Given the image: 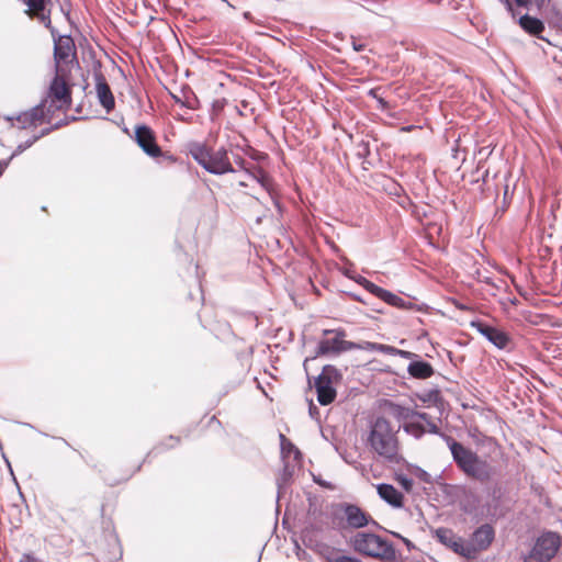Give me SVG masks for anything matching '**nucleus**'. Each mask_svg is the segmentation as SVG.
<instances>
[{
	"label": "nucleus",
	"mask_w": 562,
	"mask_h": 562,
	"mask_svg": "<svg viewBox=\"0 0 562 562\" xmlns=\"http://www.w3.org/2000/svg\"><path fill=\"white\" fill-rule=\"evenodd\" d=\"M363 280H367V279H366V278H363V277H359L356 281H357V283H359L360 285H362V286L364 288V282H363Z\"/></svg>",
	"instance_id": "37"
},
{
	"label": "nucleus",
	"mask_w": 562,
	"mask_h": 562,
	"mask_svg": "<svg viewBox=\"0 0 562 562\" xmlns=\"http://www.w3.org/2000/svg\"><path fill=\"white\" fill-rule=\"evenodd\" d=\"M364 282V289L373 294L374 296L379 297L382 300L383 295L385 294V289L374 284L373 282L369 281V280H363Z\"/></svg>",
	"instance_id": "26"
},
{
	"label": "nucleus",
	"mask_w": 562,
	"mask_h": 562,
	"mask_svg": "<svg viewBox=\"0 0 562 562\" xmlns=\"http://www.w3.org/2000/svg\"><path fill=\"white\" fill-rule=\"evenodd\" d=\"M397 356H401L402 358H406V359L417 358L416 353H413V352L406 351V350H401V349H400V352H397Z\"/></svg>",
	"instance_id": "33"
},
{
	"label": "nucleus",
	"mask_w": 562,
	"mask_h": 562,
	"mask_svg": "<svg viewBox=\"0 0 562 562\" xmlns=\"http://www.w3.org/2000/svg\"><path fill=\"white\" fill-rule=\"evenodd\" d=\"M335 562H361V561L358 559L349 558V557H339L335 560Z\"/></svg>",
	"instance_id": "35"
},
{
	"label": "nucleus",
	"mask_w": 562,
	"mask_h": 562,
	"mask_svg": "<svg viewBox=\"0 0 562 562\" xmlns=\"http://www.w3.org/2000/svg\"><path fill=\"white\" fill-rule=\"evenodd\" d=\"M378 352H381L384 355H390V356H397V352H400V349H397L393 346L379 344Z\"/></svg>",
	"instance_id": "29"
},
{
	"label": "nucleus",
	"mask_w": 562,
	"mask_h": 562,
	"mask_svg": "<svg viewBox=\"0 0 562 562\" xmlns=\"http://www.w3.org/2000/svg\"><path fill=\"white\" fill-rule=\"evenodd\" d=\"M71 55V45L69 41L55 45L54 57L57 61H66Z\"/></svg>",
	"instance_id": "23"
},
{
	"label": "nucleus",
	"mask_w": 562,
	"mask_h": 562,
	"mask_svg": "<svg viewBox=\"0 0 562 562\" xmlns=\"http://www.w3.org/2000/svg\"><path fill=\"white\" fill-rule=\"evenodd\" d=\"M518 7H527L530 0H514Z\"/></svg>",
	"instance_id": "36"
},
{
	"label": "nucleus",
	"mask_w": 562,
	"mask_h": 562,
	"mask_svg": "<svg viewBox=\"0 0 562 562\" xmlns=\"http://www.w3.org/2000/svg\"><path fill=\"white\" fill-rule=\"evenodd\" d=\"M415 426H417V424L415 422H412L409 423V425L407 426V429L409 428H414Z\"/></svg>",
	"instance_id": "38"
},
{
	"label": "nucleus",
	"mask_w": 562,
	"mask_h": 562,
	"mask_svg": "<svg viewBox=\"0 0 562 562\" xmlns=\"http://www.w3.org/2000/svg\"><path fill=\"white\" fill-rule=\"evenodd\" d=\"M339 376L337 369L333 366H325L322 373L315 380L317 401L321 405H328L336 398L334 380Z\"/></svg>",
	"instance_id": "8"
},
{
	"label": "nucleus",
	"mask_w": 562,
	"mask_h": 562,
	"mask_svg": "<svg viewBox=\"0 0 562 562\" xmlns=\"http://www.w3.org/2000/svg\"><path fill=\"white\" fill-rule=\"evenodd\" d=\"M280 446L283 458L293 454L294 459L297 460L301 457L300 450L283 435L280 434Z\"/></svg>",
	"instance_id": "22"
},
{
	"label": "nucleus",
	"mask_w": 562,
	"mask_h": 562,
	"mask_svg": "<svg viewBox=\"0 0 562 562\" xmlns=\"http://www.w3.org/2000/svg\"><path fill=\"white\" fill-rule=\"evenodd\" d=\"M518 23L524 31L531 35H539L544 30V24L541 20L528 14L520 16Z\"/></svg>",
	"instance_id": "19"
},
{
	"label": "nucleus",
	"mask_w": 562,
	"mask_h": 562,
	"mask_svg": "<svg viewBox=\"0 0 562 562\" xmlns=\"http://www.w3.org/2000/svg\"><path fill=\"white\" fill-rule=\"evenodd\" d=\"M336 515H341L350 528H362L369 524V516L357 505L341 503L336 506Z\"/></svg>",
	"instance_id": "11"
},
{
	"label": "nucleus",
	"mask_w": 562,
	"mask_h": 562,
	"mask_svg": "<svg viewBox=\"0 0 562 562\" xmlns=\"http://www.w3.org/2000/svg\"><path fill=\"white\" fill-rule=\"evenodd\" d=\"M239 186H240V187H246V186H247V183H246L245 181H240V182H239Z\"/></svg>",
	"instance_id": "39"
},
{
	"label": "nucleus",
	"mask_w": 562,
	"mask_h": 562,
	"mask_svg": "<svg viewBox=\"0 0 562 562\" xmlns=\"http://www.w3.org/2000/svg\"><path fill=\"white\" fill-rule=\"evenodd\" d=\"M47 115H53L56 111H67L71 105V93L66 81L56 76L49 86L46 98L40 104Z\"/></svg>",
	"instance_id": "5"
},
{
	"label": "nucleus",
	"mask_w": 562,
	"mask_h": 562,
	"mask_svg": "<svg viewBox=\"0 0 562 562\" xmlns=\"http://www.w3.org/2000/svg\"><path fill=\"white\" fill-rule=\"evenodd\" d=\"M471 326L498 349H508L512 345L510 337L496 327L486 325L480 321L472 322Z\"/></svg>",
	"instance_id": "12"
},
{
	"label": "nucleus",
	"mask_w": 562,
	"mask_h": 562,
	"mask_svg": "<svg viewBox=\"0 0 562 562\" xmlns=\"http://www.w3.org/2000/svg\"><path fill=\"white\" fill-rule=\"evenodd\" d=\"M20 562H42V561L36 559L35 557H33L32 554H24Z\"/></svg>",
	"instance_id": "34"
},
{
	"label": "nucleus",
	"mask_w": 562,
	"mask_h": 562,
	"mask_svg": "<svg viewBox=\"0 0 562 562\" xmlns=\"http://www.w3.org/2000/svg\"><path fill=\"white\" fill-rule=\"evenodd\" d=\"M189 153L210 173L224 175L235 171L229 161L228 153L224 147L212 150L203 144L193 143L190 145Z\"/></svg>",
	"instance_id": "3"
},
{
	"label": "nucleus",
	"mask_w": 562,
	"mask_h": 562,
	"mask_svg": "<svg viewBox=\"0 0 562 562\" xmlns=\"http://www.w3.org/2000/svg\"><path fill=\"white\" fill-rule=\"evenodd\" d=\"M236 162L243 168L245 169V171L249 175V177H251L254 180H256L258 183H260V186L267 190L268 192H270V181L269 179L267 178V176L265 175V172L259 169V168H256L254 171H250L249 169L245 168L244 167V160L241 158H238L236 160Z\"/></svg>",
	"instance_id": "20"
},
{
	"label": "nucleus",
	"mask_w": 562,
	"mask_h": 562,
	"mask_svg": "<svg viewBox=\"0 0 562 562\" xmlns=\"http://www.w3.org/2000/svg\"><path fill=\"white\" fill-rule=\"evenodd\" d=\"M407 372L415 379L425 380L432 376L435 370L430 363L422 360H415L408 364Z\"/></svg>",
	"instance_id": "18"
},
{
	"label": "nucleus",
	"mask_w": 562,
	"mask_h": 562,
	"mask_svg": "<svg viewBox=\"0 0 562 562\" xmlns=\"http://www.w3.org/2000/svg\"><path fill=\"white\" fill-rule=\"evenodd\" d=\"M495 532L491 525H482L471 536L468 546L473 547L474 555L476 552L487 549L494 540Z\"/></svg>",
	"instance_id": "15"
},
{
	"label": "nucleus",
	"mask_w": 562,
	"mask_h": 562,
	"mask_svg": "<svg viewBox=\"0 0 562 562\" xmlns=\"http://www.w3.org/2000/svg\"><path fill=\"white\" fill-rule=\"evenodd\" d=\"M367 441L379 457L389 462L400 461L396 430L384 417H378L371 423Z\"/></svg>",
	"instance_id": "2"
},
{
	"label": "nucleus",
	"mask_w": 562,
	"mask_h": 562,
	"mask_svg": "<svg viewBox=\"0 0 562 562\" xmlns=\"http://www.w3.org/2000/svg\"><path fill=\"white\" fill-rule=\"evenodd\" d=\"M324 334L334 336L319 340L316 351L317 356L339 355L348 350H353V347H356L355 342L344 339L346 335L344 330L326 329L324 330Z\"/></svg>",
	"instance_id": "9"
},
{
	"label": "nucleus",
	"mask_w": 562,
	"mask_h": 562,
	"mask_svg": "<svg viewBox=\"0 0 562 562\" xmlns=\"http://www.w3.org/2000/svg\"><path fill=\"white\" fill-rule=\"evenodd\" d=\"M379 496L389 505L395 508L403 506V494L393 485L381 483L376 485Z\"/></svg>",
	"instance_id": "17"
},
{
	"label": "nucleus",
	"mask_w": 562,
	"mask_h": 562,
	"mask_svg": "<svg viewBox=\"0 0 562 562\" xmlns=\"http://www.w3.org/2000/svg\"><path fill=\"white\" fill-rule=\"evenodd\" d=\"M492 502L486 505V508H480L477 506L479 504V497L473 494H467L465 497L461 501V509L469 515H473L475 517L477 516H490V517H496L502 514L499 509V503H501V487H494L492 491Z\"/></svg>",
	"instance_id": "7"
},
{
	"label": "nucleus",
	"mask_w": 562,
	"mask_h": 562,
	"mask_svg": "<svg viewBox=\"0 0 562 562\" xmlns=\"http://www.w3.org/2000/svg\"><path fill=\"white\" fill-rule=\"evenodd\" d=\"M135 140L137 145L150 157L157 158L161 155V149L157 145L153 131L146 125H139L135 131Z\"/></svg>",
	"instance_id": "14"
},
{
	"label": "nucleus",
	"mask_w": 562,
	"mask_h": 562,
	"mask_svg": "<svg viewBox=\"0 0 562 562\" xmlns=\"http://www.w3.org/2000/svg\"><path fill=\"white\" fill-rule=\"evenodd\" d=\"M94 79H95V91H97V97H98L99 103L109 113L115 106L113 93L102 74H95Z\"/></svg>",
	"instance_id": "16"
},
{
	"label": "nucleus",
	"mask_w": 562,
	"mask_h": 562,
	"mask_svg": "<svg viewBox=\"0 0 562 562\" xmlns=\"http://www.w3.org/2000/svg\"><path fill=\"white\" fill-rule=\"evenodd\" d=\"M442 439L447 443L453 461L465 475L480 482H487L493 477L495 470L487 461L481 459L451 436L442 435Z\"/></svg>",
	"instance_id": "1"
},
{
	"label": "nucleus",
	"mask_w": 562,
	"mask_h": 562,
	"mask_svg": "<svg viewBox=\"0 0 562 562\" xmlns=\"http://www.w3.org/2000/svg\"><path fill=\"white\" fill-rule=\"evenodd\" d=\"M45 132L41 133V135H33L29 139H26L24 143H21L16 146L15 150L12 153L11 157H14L21 153H23L25 149L31 147L41 136H43Z\"/></svg>",
	"instance_id": "25"
},
{
	"label": "nucleus",
	"mask_w": 562,
	"mask_h": 562,
	"mask_svg": "<svg viewBox=\"0 0 562 562\" xmlns=\"http://www.w3.org/2000/svg\"><path fill=\"white\" fill-rule=\"evenodd\" d=\"M30 9L34 11H43L45 9L46 2L49 0H24Z\"/></svg>",
	"instance_id": "28"
},
{
	"label": "nucleus",
	"mask_w": 562,
	"mask_h": 562,
	"mask_svg": "<svg viewBox=\"0 0 562 562\" xmlns=\"http://www.w3.org/2000/svg\"><path fill=\"white\" fill-rule=\"evenodd\" d=\"M412 418H417L425 422L428 432L440 435L442 437L443 434H440L438 426L430 419L428 414L422 412H413Z\"/></svg>",
	"instance_id": "24"
},
{
	"label": "nucleus",
	"mask_w": 562,
	"mask_h": 562,
	"mask_svg": "<svg viewBox=\"0 0 562 562\" xmlns=\"http://www.w3.org/2000/svg\"><path fill=\"white\" fill-rule=\"evenodd\" d=\"M398 482L407 491L409 492L414 485V482L412 479L405 476V475H401L398 476Z\"/></svg>",
	"instance_id": "31"
},
{
	"label": "nucleus",
	"mask_w": 562,
	"mask_h": 562,
	"mask_svg": "<svg viewBox=\"0 0 562 562\" xmlns=\"http://www.w3.org/2000/svg\"><path fill=\"white\" fill-rule=\"evenodd\" d=\"M382 301H384L385 303H387L391 306L398 307L402 310H411L414 306V304L412 302L405 301L401 296H398L387 290L385 291V294L383 295Z\"/></svg>",
	"instance_id": "21"
},
{
	"label": "nucleus",
	"mask_w": 562,
	"mask_h": 562,
	"mask_svg": "<svg viewBox=\"0 0 562 562\" xmlns=\"http://www.w3.org/2000/svg\"><path fill=\"white\" fill-rule=\"evenodd\" d=\"M46 115L45 110L38 104L29 111L20 113L15 117H8V120L12 122L13 127L25 130L41 125Z\"/></svg>",
	"instance_id": "13"
},
{
	"label": "nucleus",
	"mask_w": 562,
	"mask_h": 562,
	"mask_svg": "<svg viewBox=\"0 0 562 562\" xmlns=\"http://www.w3.org/2000/svg\"><path fill=\"white\" fill-rule=\"evenodd\" d=\"M353 350H367V351H378L379 344L378 342H370V341H363V342H355Z\"/></svg>",
	"instance_id": "27"
},
{
	"label": "nucleus",
	"mask_w": 562,
	"mask_h": 562,
	"mask_svg": "<svg viewBox=\"0 0 562 562\" xmlns=\"http://www.w3.org/2000/svg\"><path fill=\"white\" fill-rule=\"evenodd\" d=\"M368 94L376 100L381 110H385L387 108V102L378 95V89H370Z\"/></svg>",
	"instance_id": "30"
},
{
	"label": "nucleus",
	"mask_w": 562,
	"mask_h": 562,
	"mask_svg": "<svg viewBox=\"0 0 562 562\" xmlns=\"http://www.w3.org/2000/svg\"><path fill=\"white\" fill-rule=\"evenodd\" d=\"M352 546L357 552L368 557L381 560H392L395 557L392 544L375 533L358 532L352 538Z\"/></svg>",
	"instance_id": "4"
},
{
	"label": "nucleus",
	"mask_w": 562,
	"mask_h": 562,
	"mask_svg": "<svg viewBox=\"0 0 562 562\" xmlns=\"http://www.w3.org/2000/svg\"><path fill=\"white\" fill-rule=\"evenodd\" d=\"M498 1L505 5L507 12L512 15L513 19H515L516 12L514 10L512 1L510 0H498Z\"/></svg>",
	"instance_id": "32"
},
{
	"label": "nucleus",
	"mask_w": 562,
	"mask_h": 562,
	"mask_svg": "<svg viewBox=\"0 0 562 562\" xmlns=\"http://www.w3.org/2000/svg\"><path fill=\"white\" fill-rule=\"evenodd\" d=\"M435 538L445 547L452 550L454 553L467 559L474 558L473 547L468 546L461 537L456 535L451 529L440 527L435 530Z\"/></svg>",
	"instance_id": "10"
},
{
	"label": "nucleus",
	"mask_w": 562,
	"mask_h": 562,
	"mask_svg": "<svg viewBox=\"0 0 562 562\" xmlns=\"http://www.w3.org/2000/svg\"><path fill=\"white\" fill-rule=\"evenodd\" d=\"M538 4H542L544 0H536Z\"/></svg>",
	"instance_id": "40"
},
{
	"label": "nucleus",
	"mask_w": 562,
	"mask_h": 562,
	"mask_svg": "<svg viewBox=\"0 0 562 562\" xmlns=\"http://www.w3.org/2000/svg\"><path fill=\"white\" fill-rule=\"evenodd\" d=\"M562 546V536L555 531H543L536 542L525 562H550Z\"/></svg>",
	"instance_id": "6"
}]
</instances>
